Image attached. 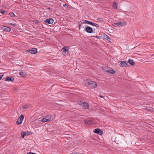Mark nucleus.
I'll return each instance as SVG.
<instances>
[{"instance_id": "obj_12", "label": "nucleus", "mask_w": 154, "mask_h": 154, "mask_svg": "<svg viewBox=\"0 0 154 154\" xmlns=\"http://www.w3.org/2000/svg\"><path fill=\"white\" fill-rule=\"evenodd\" d=\"M120 62H121L120 65L121 66L123 67L126 66L128 65L127 63L125 61H120Z\"/></svg>"}, {"instance_id": "obj_39", "label": "nucleus", "mask_w": 154, "mask_h": 154, "mask_svg": "<svg viewBox=\"0 0 154 154\" xmlns=\"http://www.w3.org/2000/svg\"><path fill=\"white\" fill-rule=\"evenodd\" d=\"M110 69L109 68V71H110Z\"/></svg>"}, {"instance_id": "obj_2", "label": "nucleus", "mask_w": 154, "mask_h": 154, "mask_svg": "<svg viewBox=\"0 0 154 154\" xmlns=\"http://www.w3.org/2000/svg\"><path fill=\"white\" fill-rule=\"evenodd\" d=\"M127 23L125 21H120L118 22L115 23L113 24V26L116 27L117 26H122L125 25H126Z\"/></svg>"}, {"instance_id": "obj_19", "label": "nucleus", "mask_w": 154, "mask_h": 154, "mask_svg": "<svg viewBox=\"0 0 154 154\" xmlns=\"http://www.w3.org/2000/svg\"><path fill=\"white\" fill-rule=\"evenodd\" d=\"M117 4L116 2H114L113 3L112 6L115 9H117Z\"/></svg>"}, {"instance_id": "obj_21", "label": "nucleus", "mask_w": 154, "mask_h": 154, "mask_svg": "<svg viewBox=\"0 0 154 154\" xmlns=\"http://www.w3.org/2000/svg\"><path fill=\"white\" fill-rule=\"evenodd\" d=\"M102 68H103V70L105 71H106L107 72H108V71H109V68L108 66H103Z\"/></svg>"}, {"instance_id": "obj_8", "label": "nucleus", "mask_w": 154, "mask_h": 154, "mask_svg": "<svg viewBox=\"0 0 154 154\" xmlns=\"http://www.w3.org/2000/svg\"><path fill=\"white\" fill-rule=\"evenodd\" d=\"M69 48H68L67 47H63L62 48V50H63V54L65 56L67 55V54H68V49H69Z\"/></svg>"}, {"instance_id": "obj_27", "label": "nucleus", "mask_w": 154, "mask_h": 154, "mask_svg": "<svg viewBox=\"0 0 154 154\" xmlns=\"http://www.w3.org/2000/svg\"><path fill=\"white\" fill-rule=\"evenodd\" d=\"M45 117H47V118L48 119H50L51 118V121H52L53 119V117L51 115H48L45 116Z\"/></svg>"}, {"instance_id": "obj_3", "label": "nucleus", "mask_w": 154, "mask_h": 154, "mask_svg": "<svg viewBox=\"0 0 154 154\" xmlns=\"http://www.w3.org/2000/svg\"><path fill=\"white\" fill-rule=\"evenodd\" d=\"M88 81V84L90 85L91 88H96L97 86V83L93 81H91L90 80Z\"/></svg>"}, {"instance_id": "obj_7", "label": "nucleus", "mask_w": 154, "mask_h": 154, "mask_svg": "<svg viewBox=\"0 0 154 154\" xmlns=\"http://www.w3.org/2000/svg\"><path fill=\"white\" fill-rule=\"evenodd\" d=\"M44 21L47 24H50L53 23L54 20V19L52 18H49L45 20H44Z\"/></svg>"}, {"instance_id": "obj_16", "label": "nucleus", "mask_w": 154, "mask_h": 154, "mask_svg": "<svg viewBox=\"0 0 154 154\" xmlns=\"http://www.w3.org/2000/svg\"><path fill=\"white\" fill-rule=\"evenodd\" d=\"M30 134L29 132H26L23 131L21 132V137L22 138H24L25 136L29 135Z\"/></svg>"}, {"instance_id": "obj_25", "label": "nucleus", "mask_w": 154, "mask_h": 154, "mask_svg": "<svg viewBox=\"0 0 154 154\" xmlns=\"http://www.w3.org/2000/svg\"><path fill=\"white\" fill-rule=\"evenodd\" d=\"M29 107V106L27 105H24L23 106V109H28Z\"/></svg>"}, {"instance_id": "obj_13", "label": "nucleus", "mask_w": 154, "mask_h": 154, "mask_svg": "<svg viewBox=\"0 0 154 154\" xmlns=\"http://www.w3.org/2000/svg\"><path fill=\"white\" fill-rule=\"evenodd\" d=\"M14 80V78L12 76H8L6 77L5 79L6 81H10L13 82Z\"/></svg>"}, {"instance_id": "obj_5", "label": "nucleus", "mask_w": 154, "mask_h": 154, "mask_svg": "<svg viewBox=\"0 0 154 154\" xmlns=\"http://www.w3.org/2000/svg\"><path fill=\"white\" fill-rule=\"evenodd\" d=\"M84 31L89 33H93V28L89 26H87L85 27Z\"/></svg>"}, {"instance_id": "obj_4", "label": "nucleus", "mask_w": 154, "mask_h": 154, "mask_svg": "<svg viewBox=\"0 0 154 154\" xmlns=\"http://www.w3.org/2000/svg\"><path fill=\"white\" fill-rule=\"evenodd\" d=\"M24 118V116L23 115V114H21L20 116L18 118L16 122L18 125H20L21 124Z\"/></svg>"}, {"instance_id": "obj_26", "label": "nucleus", "mask_w": 154, "mask_h": 154, "mask_svg": "<svg viewBox=\"0 0 154 154\" xmlns=\"http://www.w3.org/2000/svg\"><path fill=\"white\" fill-rule=\"evenodd\" d=\"M9 15L11 17H14L16 16L12 12H10L9 13Z\"/></svg>"}, {"instance_id": "obj_22", "label": "nucleus", "mask_w": 154, "mask_h": 154, "mask_svg": "<svg viewBox=\"0 0 154 154\" xmlns=\"http://www.w3.org/2000/svg\"><path fill=\"white\" fill-rule=\"evenodd\" d=\"M83 22H82L81 23L80 22H79L78 23V25L79 26V30H80L81 29V27H82L84 29L85 28L84 26H83L82 25V24L83 23H83Z\"/></svg>"}, {"instance_id": "obj_24", "label": "nucleus", "mask_w": 154, "mask_h": 154, "mask_svg": "<svg viewBox=\"0 0 154 154\" xmlns=\"http://www.w3.org/2000/svg\"><path fill=\"white\" fill-rule=\"evenodd\" d=\"M108 72L111 74H114L115 73V71L113 69H110V71H108Z\"/></svg>"}, {"instance_id": "obj_31", "label": "nucleus", "mask_w": 154, "mask_h": 154, "mask_svg": "<svg viewBox=\"0 0 154 154\" xmlns=\"http://www.w3.org/2000/svg\"><path fill=\"white\" fill-rule=\"evenodd\" d=\"M68 5L66 4L63 5V7L65 8H68Z\"/></svg>"}, {"instance_id": "obj_35", "label": "nucleus", "mask_w": 154, "mask_h": 154, "mask_svg": "<svg viewBox=\"0 0 154 154\" xmlns=\"http://www.w3.org/2000/svg\"><path fill=\"white\" fill-rule=\"evenodd\" d=\"M8 24L9 25H13L14 26H16V25H15V24H12V23H8Z\"/></svg>"}, {"instance_id": "obj_6", "label": "nucleus", "mask_w": 154, "mask_h": 154, "mask_svg": "<svg viewBox=\"0 0 154 154\" xmlns=\"http://www.w3.org/2000/svg\"><path fill=\"white\" fill-rule=\"evenodd\" d=\"M93 132L99 135H102L103 133V131L99 128L95 129L93 131Z\"/></svg>"}, {"instance_id": "obj_37", "label": "nucleus", "mask_w": 154, "mask_h": 154, "mask_svg": "<svg viewBox=\"0 0 154 154\" xmlns=\"http://www.w3.org/2000/svg\"><path fill=\"white\" fill-rule=\"evenodd\" d=\"M99 97H101V98H103V96H102V95H99Z\"/></svg>"}, {"instance_id": "obj_1", "label": "nucleus", "mask_w": 154, "mask_h": 154, "mask_svg": "<svg viewBox=\"0 0 154 154\" xmlns=\"http://www.w3.org/2000/svg\"><path fill=\"white\" fill-rule=\"evenodd\" d=\"M80 21L83 22L82 23H88L93 26H95L96 27H99V26L98 24L96 23H94L90 21L86 20H81Z\"/></svg>"}, {"instance_id": "obj_34", "label": "nucleus", "mask_w": 154, "mask_h": 154, "mask_svg": "<svg viewBox=\"0 0 154 154\" xmlns=\"http://www.w3.org/2000/svg\"><path fill=\"white\" fill-rule=\"evenodd\" d=\"M26 154H36L35 153H33V152H29L28 153H27Z\"/></svg>"}, {"instance_id": "obj_23", "label": "nucleus", "mask_w": 154, "mask_h": 154, "mask_svg": "<svg viewBox=\"0 0 154 154\" xmlns=\"http://www.w3.org/2000/svg\"><path fill=\"white\" fill-rule=\"evenodd\" d=\"M97 21L98 22H100L101 23H102L103 22V20L100 18H98L97 19Z\"/></svg>"}, {"instance_id": "obj_30", "label": "nucleus", "mask_w": 154, "mask_h": 154, "mask_svg": "<svg viewBox=\"0 0 154 154\" xmlns=\"http://www.w3.org/2000/svg\"><path fill=\"white\" fill-rule=\"evenodd\" d=\"M93 37H95L96 38H98L99 39H100L102 38V36H94Z\"/></svg>"}, {"instance_id": "obj_17", "label": "nucleus", "mask_w": 154, "mask_h": 154, "mask_svg": "<svg viewBox=\"0 0 154 154\" xmlns=\"http://www.w3.org/2000/svg\"><path fill=\"white\" fill-rule=\"evenodd\" d=\"M103 38L104 39H105L106 40L110 41V40L111 39V38L108 35L104 33H103Z\"/></svg>"}, {"instance_id": "obj_20", "label": "nucleus", "mask_w": 154, "mask_h": 154, "mask_svg": "<svg viewBox=\"0 0 154 154\" xmlns=\"http://www.w3.org/2000/svg\"><path fill=\"white\" fill-rule=\"evenodd\" d=\"M19 74L20 76L22 77H24L26 75V73L25 72H22V71L19 72Z\"/></svg>"}, {"instance_id": "obj_9", "label": "nucleus", "mask_w": 154, "mask_h": 154, "mask_svg": "<svg viewBox=\"0 0 154 154\" xmlns=\"http://www.w3.org/2000/svg\"><path fill=\"white\" fill-rule=\"evenodd\" d=\"M26 51L29 52L30 53L33 54H36L38 52L37 49L35 48H33L31 50H26Z\"/></svg>"}, {"instance_id": "obj_32", "label": "nucleus", "mask_w": 154, "mask_h": 154, "mask_svg": "<svg viewBox=\"0 0 154 154\" xmlns=\"http://www.w3.org/2000/svg\"><path fill=\"white\" fill-rule=\"evenodd\" d=\"M146 109L148 110H150V108H152V107H149L148 106H147L146 107Z\"/></svg>"}, {"instance_id": "obj_28", "label": "nucleus", "mask_w": 154, "mask_h": 154, "mask_svg": "<svg viewBox=\"0 0 154 154\" xmlns=\"http://www.w3.org/2000/svg\"><path fill=\"white\" fill-rule=\"evenodd\" d=\"M83 102H83V101L81 100H79L78 101V103L80 105H82V104H83Z\"/></svg>"}, {"instance_id": "obj_14", "label": "nucleus", "mask_w": 154, "mask_h": 154, "mask_svg": "<svg viewBox=\"0 0 154 154\" xmlns=\"http://www.w3.org/2000/svg\"><path fill=\"white\" fill-rule=\"evenodd\" d=\"M83 106L85 109H88L89 107L88 103L86 102L83 103Z\"/></svg>"}, {"instance_id": "obj_36", "label": "nucleus", "mask_w": 154, "mask_h": 154, "mask_svg": "<svg viewBox=\"0 0 154 154\" xmlns=\"http://www.w3.org/2000/svg\"><path fill=\"white\" fill-rule=\"evenodd\" d=\"M3 75H0V80H1V79H2V77L3 76Z\"/></svg>"}, {"instance_id": "obj_38", "label": "nucleus", "mask_w": 154, "mask_h": 154, "mask_svg": "<svg viewBox=\"0 0 154 154\" xmlns=\"http://www.w3.org/2000/svg\"><path fill=\"white\" fill-rule=\"evenodd\" d=\"M74 154H79V153H78V152H76L75 153H74Z\"/></svg>"}, {"instance_id": "obj_15", "label": "nucleus", "mask_w": 154, "mask_h": 154, "mask_svg": "<svg viewBox=\"0 0 154 154\" xmlns=\"http://www.w3.org/2000/svg\"><path fill=\"white\" fill-rule=\"evenodd\" d=\"M47 117L44 118L42 119L41 121L42 122H46L50 121H51V118L50 119H48L47 118Z\"/></svg>"}, {"instance_id": "obj_41", "label": "nucleus", "mask_w": 154, "mask_h": 154, "mask_svg": "<svg viewBox=\"0 0 154 154\" xmlns=\"http://www.w3.org/2000/svg\"><path fill=\"white\" fill-rule=\"evenodd\" d=\"M153 112H154V110H153Z\"/></svg>"}, {"instance_id": "obj_29", "label": "nucleus", "mask_w": 154, "mask_h": 154, "mask_svg": "<svg viewBox=\"0 0 154 154\" xmlns=\"http://www.w3.org/2000/svg\"><path fill=\"white\" fill-rule=\"evenodd\" d=\"M0 13L2 14H4L5 13V11L3 10L0 9Z\"/></svg>"}, {"instance_id": "obj_10", "label": "nucleus", "mask_w": 154, "mask_h": 154, "mask_svg": "<svg viewBox=\"0 0 154 154\" xmlns=\"http://www.w3.org/2000/svg\"><path fill=\"white\" fill-rule=\"evenodd\" d=\"M3 30L7 32H10L11 30V29L9 27L4 26L1 28Z\"/></svg>"}, {"instance_id": "obj_18", "label": "nucleus", "mask_w": 154, "mask_h": 154, "mask_svg": "<svg viewBox=\"0 0 154 154\" xmlns=\"http://www.w3.org/2000/svg\"><path fill=\"white\" fill-rule=\"evenodd\" d=\"M128 62L130 65L132 66H133L135 64V62L133 60L131 59H129L128 60Z\"/></svg>"}, {"instance_id": "obj_11", "label": "nucleus", "mask_w": 154, "mask_h": 154, "mask_svg": "<svg viewBox=\"0 0 154 154\" xmlns=\"http://www.w3.org/2000/svg\"><path fill=\"white\" fill-rule=\"evenodd\" d=\"M84 122L87 125H91L92 124V120L88 119L85 120Z\"/></svg>"}, {"instance_id": "obj_40", "label": "nucleus", "mask_w": 154, "mask_h": 154, "mask_svg": "<svg viewBox=\"0 0 154 154\" xmlns=\"http://www.w3.org/2000/svg\"><path fill=\"white\" fill-rule=\"evenodd\" d=\"M149 62V61H146V62Z\"/></svg>"}, {"instance_id": "obj_33", "label": "nucleus", "mask_w": 154, "mask_h": 154, "mask_svg": "<svg viewBox=\"0 0 154 154\" xmlns=\"http://www.w3.org/2000/svg\"><path fill=\"white\" fill-rule=\"evenodd\" d=\"M35 22V23L37 24L39 23V22L37 20H34V21H33Z\"/></svg>"}]
</instances>
